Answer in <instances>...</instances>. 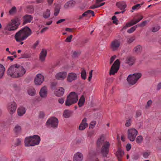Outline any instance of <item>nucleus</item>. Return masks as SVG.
Instances as JSON below:
<instances>
[{
  "instance_id": "c85d7f7f",
  "label": "nucleus",
  "mask_w": 161,
  "mask_h": 161,
  "mask_svg": "<svg viewBox=\"0 0 161 161\" xmlns=\"http://www.w3.org/2000/svg\"><path fill=\"white\" fill-rule=\"evenodd\" d=\"M104 137L103 135L98 139L97 142V145L98 147H100L101 145L104 143Z\"/></svg>"
},
{
  "instance_id": "bf43d9fd",
  "label": "nucleus",
  "mask_w": 161,
  "mask_h": 161,
  "mask_svg": "<svg viewBox=\"0 0 161 161\" xmlns=\"http://www.w3.org/2000/svg\"><path fill=\"white\" fill-rule=\"evenodd\" d=\"M96 121H92L90 124V126H93V127L92 128H93L96 125Z\"/></svg>"
},
{
  "instance_id": "774afa93",
  "label": "nucleus",
  "mask_w": 161,
  "mask_h": 161,
  "mask_svg": "<svg viewBox=\"0 0 161 161\" xmlns=\"http://www.w3.org/2000/svg\"><path fill=\"white\" fill-rule=\"evenodd\" d=\"M161 89V83H159L157 86V90H159Z\"/></svg>"
},
{
  "instance_id": "5fc2aeb1",
  "label": "nucleus",
  "mask_w": 161,
  "mask_h": 161,
  "mask_svg": "<svg viewBox=\"0 0 161 161\" xmlns=\"http://www.w3.org/2000/svg\"><path fill=\"white\" fill-rule=\"evenodd\" d=\"M152 101L151 100H149L147 103V105L146 106V108H147L152 104Z\"/></svg>"
},
{
  "instance_id": "4c0bfd02",
  "label": "nucleus",
  "mask_w": 161,
  "mask_h": 161,
  "mask_svg": "<svg viewBox=\"0 0 161 161\" xmlns=\"http://www.w3.org/2000/svg\"><path fill=\"white\" fill-rule=\"evenodd\" d=\"M160 27L159 25H157L152 28V31L155 32L158 31L160 29Z\"/></svg>"
},
{
  "instance_id": "f257e3e1",
  "label": "nucleus",
  "mask_w": 161,
  "mask_h": 161,
  "mask_svg": "<svg viewBox=\"0 0 161 161\" xmlns=\"http://www.w3.org/2000/svg\"><path fill=\"white\" fill-rule=\"evenodd\" d=\"M26 72V70L23 66L16 64L12 65L8 69V75L13 78H18L22 76Z\"/></svg>"
},
{
  "instance_id": "13d9d810",
  "label": "nucleus",
  "mask_w": 161,
  "mask_h": 161,
  "mask_svg": "<svg viewBox=\"0 0 161 161\" xmlns=\"http://www.w3.org/2000/svg\"><path fill=\"white\" fill-rule=\"evenodd\" d=\"M116 57V56L115 55H114L111 57V58H110V64L112 63L114 61L115 59V58Z\"/></svg>"
},
{
  "instance_id": "f704fd0d",
  "label": "nucleus",
  "mask_w": 161,
  "mask_h": 161,
  "mask_svg": "<svg viewBox=\"0 0 161 161\" xmlns=\"http://www.w3.org/2000/svg\"><path fill=\"white\" fill-rule=\"evenodd\" d=\"M60 7V6L58 5L54 8V15L55 16H57L59 13Z\"/></svg>"
},
{
  "instance_id": "4468645a",
  "label": "nucleus",
  "mask_w": 161,
  "mask_h": 161,
  "mask_svg": "<svg viewBox=\"0 0 161 161\" xmlns=\"http://www.w3.org/2000/svg\"><path fill=\"white\" fill-rule=\"evenodd\" d=\"M67 75V73L66 72H60L56 74L55 78L58 80H63L66 78Z\"/></svg>"
},
{
  "instance_id": "412c9836",
  "label": "nucleus",
  "mask_w": 161,
  "mask_h": 161,
  "mask_svg": "<svg viewBox=\"0 0 161 161\" xmlns=\"http://www.w3.org/2000/svg\"><path fill=\"white\" fill-rule=\"evenodd\" d=\"M83 159V155L81 153H76L74 157V161H82Z\"/></svg>"
},
{
  "instance_id": "f03ea898",
  "label": "nucleus",
  "mask_w": 161,
  "mask_h": 161,
  "mask_svg": "<svg viewBox=\"0 0 161 161\" xmlns=\"http://www.w3.org/2000/svg\"><path fill=\"white\" fill-rule=\"evenodd\" d=\"M32 31L27 26L24 27L17 32L15 35V38L17 42H20L26 39L31 35Z\"/></svg>"
},
{
  "instance_id": "37998d69",
  "label": "nucleus",
  "mask_w": 161,
  "mask_h": 161,
  "mask_svg": "<svg viewBox=\"0 0 161 161\" xmlns=\"http://www.w3.org/2000/svg\"><path fill=\"white\" fill-rule=\"evenodd\" d=\"M21 58H19V59H20L21 58H28L30 57V56L27 53H24V54H22L21 55Z\"/></svg>"
},
{
  "instance_id": "a878e982",
  "label": "nucleus",
  "mask_w": 161,
  "mask_h": 161,
  "mask_svg": "<svg viewBox=\"0 0 161 161\" xmlns=\"http://www.w3.org/2000/svg\"><path fill=\"white\" fill-rule=\"evenodd\" d=\"M14 133L16 134H18L21 131V127L19 125H17L15 126L14 129Z\"/></svg>"
},
{
  "instance_id": "cd10ccee",
  "label": "nucleus",
  "mask_w": 161,
  "mask_h": 161,
  "mask_svg": "<svg viewBox=\"0 0 161 161\" xmlns=\"http://www.w3.org/2000/svg\"><path fill=\"white\" fill-rule=\"evenodd\" d=\"M142 50V47L140 45H138L134 47L133 50L135 53L138 54L141 53Z\"/></svg>"
},
{
  "instance_id": "39448f33",
  "label": "nucleus",
  "mask_w": 161,
  "mask_h": 161,
  "mask_svg": "<svg viewBox=\"0 0 161 161\" xmlns=\"http://www.w3.org/2000/svg\"><path fill=\"white\" fill-rule=\"evenodd\" d=\"M142 75L141 73H139L130 75L127 78V80L130 85H133L141 77Z\"/></svg>"
},
{
  "instance_id": "de8ad7c7",
  "label": "nucleus",
  "mask_w": 161,
  "mask_h": 161,
  "mask_svg": "<svg viewBox=\"0 0 161 161\" xmlns=\"http://www.w3.org/2000/svg\"><path fill=\"white\" fill-rule=\"evenodd\" d=\"M112 19L113 20V22L114 24H115L116 25H117L118 24L117 22L118 21V20L116 18V17L114 15L112 17Z\"/></svg>"
},
{
  "instance_id": "0eeeda50",
  "label": "nucleus",
  "mask_w": 161,
  "mask_h": 161,
  "mask_svg": "<svg viewBox=\"0 0 161 161\" xmlns=\"http://www.w3.org/2000/svg\"><path fill=\"white\" fill-rule=\"evenodd\" d=\"M138 134V131L135 129H130L127 131L128 138L131 142L134 141Z\"/></svg>"
},
{
  "instance_id": "e433bc0d",
  "label": "nucleus",
  "mask_w": 161,
  "mask_h": 161,
  "mask_svg": "<svg viewBox=\"0 0 161 161\" xmlns=\"http://www.w3.org/2000/svg\"><path fill=\"white\" fill-rule=\"evenodd\" d=\"M28 93L29 95L31 96H34L36 94V91L34 89H30L28 91Z\"/></svg>"
},
{
  "instance_id": "473e14b6",
  "label": "nucleus",
  "mask_w": 161,
  "mask_h": 161,
  "mask_svg": "<svg viewBox=\"0 0 161 161\" xmlns=\"http://www.w3.org/2000/svg\"><path fill=\"white\" fill-rule=\"evenodd\" d=\"M81 76L83 80H85L86 78V72L84 68H81Z\"/></svg>"
},
{
  "instance_id": "79ce46f5",
  "label": "nucleus",
  "mask_w": 161,
  "mask_h": 161,
  "mask_svg": "<svg viewBox=\"0 0 161 161\" xmlns=\"http://www.w3.org/2000/svg\"><path fill=\"white\" fill-rule=\"evenodd\" d=\"M131 121H132L131 118H130L128 120H126L125 126L127 127L130 126L131 125Z\"/></svg>"
},
{
  "instance_id": "4d7b16f0",
  "label": "nucleus",
  "mask_w": 161,
  "mask_h": 161,
  "mask_svg": "<svg viewBox=\"0 0 161 161\" xmlns=\"http://www.w3.org/2000/svg\"><path fill=\"white\" fill-rule=\"evenodd\" d=\"M131 147V145L130 143H128L126 146V149L127 151H129Z\"/></svg>"
},
{
  "instance_id": "bb28decb",
  "label": "nucleus",
  "mask_w": 161,
  "mask_h": 161,
  "mask_svg": "<svg viewBox=\"0 0 161 161\" xmlns=\"http://www.w3.org/2000/svg\"><path fill=\"white\" fill-rule=\"evenodd\" d=\"M73 112L72 111L68 110H65L63 113V115L66 118L70 117L72 114Z\"/></svg>"
},
{
  "instance_id": "72a5a7b5",
  "label": "nucleus",
  "mask_w": 161,
  "mask_h": 161,
  "mask_svg": "<svg viewBox=\"0 0 161 161\" xmlns=\"http://www.w3.org/2000/svg\"><path fill=\"white\" fill-rule=\"evenodd\" d=\"M50 16V12L49 10L47 9L43 13V17L45 19H47Z\"/></svg>"
},
{
  "instance_id": "9d476101",
  "label": "nucleus",
  "mask_w": 161,
  "mask_h": 161,
  "mask_svg": "<svg viewBox=\"0 0 161 161\" xmlns=\"http://www.w3.org/2000/svg\"><path fill=\"white\" fill-rule=\"evenodd\" d=\"M109 143L108 142H106L105 144L102 146L101 153L103 157H107L109 152Z\"/></svg>"
},
{
  "instance_id": "8fccbe9b",
  "label": "nucleus",
  "mask_w": 161,
  "mask_h": 161,
  "mask_svg": "<svg viewBox=\"0 0 161 161\" xmlns=\"http://www.w3.org/2000/svg\"><path fill=\"white\" fill-rule=\"evenodd\" d=\"M73 37L72 35H70L69 37H67L65 39V41L68 42H70L71 41V39Z\"/></svg>"
},
{
  "instance_id": "1a4fd4ad",
  "label": "nucleus",
  "mask_w": 161,
  "mask_h": 161,
  "mask_svg": "<svg viewBox=\"0 0 161 161\" xmlns=\"http://www.w3.org/2000/svg\"><path fill=\"white\" fill-rule=\"evenodd\" d=\"M12 22L9 23L5 26V30L11 31L15 30L18 28L19 25L17 24V20H12Z\"/></svg>"
},
{
  "instance_id": "aec40b11",
  "label": "nucleus",
  "mask_w": 161,
  "mask_h": 161,
  "mask_svg": "<svg viewBox=\"0 0 161 161\" xmlns=\"http://www.w3.org/2000/svg\"><path fill=\"white\" fill-rule=\"evenodd\" d=\"M47 55V51L45 49H42L39 56V58L41 61L43 62L45 61Z\"/></svg>"
},
{
  "instance_id": "20e7f679",
  "label": "nucleus",
  "mask_w": 161,
  "mask_h": 161,
  "mask_svg": "<svg viewBox=\"0 0 161 161\" xmlns=\"http://www.w3.org/2000/svg\"><path fill=\"white\" fill-rule=\"evenodd\" d=\"M78 100V96L75 92H71L67 97L65 105L66 106H69L76 103Z\"/></svg>"
},
{
  "instance_id": "e2e57ef3",
  "label": "nucleus",
  "mask_w": 161,
  "mask_h": 161,
  "mask_svg": "<svg viewBox=\"0 0 161 161\" xmlns=\"http://www.w3.org/2000/svg\"><path fill=\"white\" fill-rule=\"evenodd\" d=\"M59 103L61 104H63L64 102V99L63 98H59L58 100Z\"/></svg>"
},
{
  "instance_id": "338daca9",
  "label": "nucleus",
  "mask_w": 161,
  "mask_h": 161,
  "mask_svg": "<svg viewBox=\"0 0 161 161\" xmlns=\"http://www.w3.org/2000/svg\"><path fill=\"white\" fill-rule=\"evenodd\" d=\"M48 29V27H45L43 28L41 31V33H43V32H45V31H46Z\"/></svg>"
},
{
  "instance_id": "49530a36",
  "label": "nucleus",
  "mask_w": 161,
  "mask_h": 161,
  "mask_svg": "<svg viewBox=\"0 0 161 161\" xmlns=\"http://www.w3.org/2000/svg\"><path fill=\"white\" fill-rule=\"evenodd\" d=\"M147 23V21L146 20H145L144 21H143L140 24H138L137 25L138 26L143 27L145 25H146Z\"/></svg>"
},
{
  "instance_id": "c03bdc74",
  "label": "nucleus",
  "mask_w": 161,
  "mask_h": 161,
  "mask_svg": "<svg viewBox=\"0 0 161 161\" xmlns=\"http://www.w3.org/2000/svg\"><path fill=\"white\" fill-rule=\"evenodd\" d=\"M80 52H77L76 51H75L73 52V54L72 55V56L73 58H76L80 54Z\"/></svg>"
},
{
  "instance_id": "603ef678",
  "label": "nucleus",
  "mask_w": 161,
  "mask_h": 161,
  "mask_svg": "<svg viewBox=\"0 0 161 161\" xmlns=\"http://www.w3.org/2000/svg\"><path fill=\"white\" fill-rule=\"evenodd\" d=\"M39 118L40 119L43 118L45 116V114L43 112H40L39 115Z\"/></svg>"
},
{
  "instance_id": "052dcab7",
  "label": "nucleus",
  "mask_w": 161,
  "mask_h": 161,
  "mask_svg": "<svg viewBox=\"0 0 161 161\" xmlns=\"http://www.w3.org/2000/svg\"><path fill=\"white\" fill-rule=\"evenodd\" d=\"M149 154H150L149 153L145 152L143 153V156L144 158H147L148 157V156L149 155Z\"/></svg>"
},
{
  "instance_id": "c9c22d12",
  "label": "nucleus",
  "mask_w": 161,
  "mask_h": 161,
  "mask_svg": "<svg viewBox=\"0 0 161 161\" xmlns=\"http://www.w3.org/2000/svg\"><path fill=\"white\" fill-rule=\"evenodd\" d=\"M143 140V138L142 136H138L136 139V141L137 143L140 144L142 143Z\"/></svg>"
},
{
  "instance_id": "5701e85b",
  "label": "nucleus",
  "mask_w": 161,
  "mask_h": 161,
  "mask_svg": "<svg viewBox=\"0 0 161 161\" xmlns=\"http://www.w3.org/2000/svg\"><path fill=\"white\" fill-rule=\"evenodd\" d=\"M64 89L62 87H60L55 92V95L58 97L62 96L64 93Z\"/></svg>"
},
{
  "instance_id": "dca6fc26",
  "label": "nucleus",
  "mask_w": 161,
  "mask_h": 161,
  "mask_svg": "<svg viewBox=\"0 0 161 161\" xmlns=\"http://www.w3.org/2000/svg\"><path fill=\"white\" fill-rule=\"evenodd\" d=\"M87 119L86 118H84L80 125L79 129L81 130H84L88 126V124L86 123Z\"/></svg>"
},
{
  "instance_id": "09e8293b",
  "label": "nucleus",
  "mask_w": 161,
  "mask_h": 161,
  "mask_svg": "<svg viewBox=\"0 0 161 161\" xmlns=\"http://www.w3.org/2000/svg\"><path fill=\"white\" fill-rule=\"evenodd\" d=\"M57 83L56 82H53L51 84V88L52 89H54L55 88V87Z\"/></svg>"
},
{
  "instance_id": "c756f323",
  "label": "nucleus",
  "mask_w": 161,
  "mask_h": 161,
  "mask_svg": "<svg viewBox=\"0 0 161 161\" xmlns=\"http://www.w3.org/2000/svg\"><path fill=\"white\" fill-rule=\"evenodd\" d=\"M85 102V98L83 95H82L78 102V105L79 107L83 106Z\"/></svg>"
},
{
  "instance_id": "4be33fe9",
  "label": "nucleus",
  "mask_w": 161,
  "mask_h": 161,
  "mask_svg": "<svg viewBox=\"0 0 161 161\" xmlns=\"http://www.w3.org/2000/svg\"><path fill=\"white\" fill-rule=\"evenodd\" d=\"M124 154V152L120 148H118L116 153V155L119 161H121V158Z\"/></svg>"
},
{
  "instance_id": "393cba45",
  "label": "nucleus",
  "mask_w": 161,
  "mask_h": 161,
  "mask_svg": "<svg viewBox=\"0 0 161 161\" xmlns=\"http://www.w3.org/2000/svg\"><path fill=\"white\" fill-rule=\"evenodd\" d=\"M135 60L134 57H130L127 58L126 63L128 64L129 65H132L134 64Z\"/></svg>"
},
{
  "instance_id": "6ab92c4d",
  "label": "nucleus",
  "mask_w": 161,
  "mask_h": 161,
  "mask_svg": "<svg viewBox=\"0 0 161 161\" xmlns=\"http://www.w3.org/2000/svg\"><path fill=\"white\" fill-rule=\"evenodd\" d=\"M75 2L73 0L69 1L65 4L64 8L66 9L72 8L75 6Z\"/></svg>"
},
{
  "instance_id": "3c124183",
  "label": "nucleus",
  "mask_w": 161,
  "mask_h": 161,
  "mask_svg": "<svg viewBox=\"0 0 161 161\" xmlns=\"http://www.w3.org/2000/svg\"><path fill=\"white\" fill-rule=\"evenodd\" d=\"M142 115V112L140 110H137L136 112V118H138Z\"/></svg>"
},
{
  "instance_id": "f8f14e48",
  "label": "nucleus",
  "mask_w": 161,
  "mask_h": 161,
  "mask_svg": "<svg viewBox=\"0 0 161 161\" xmlns=\"http://www.w3.org/2000/svg\"><path fill=\"white\" fill-rule=\"evenodd\" d=\"M120 45V41L118 40L115 39L111 42L110 47L113 51H115L118 49Z\"/></svg>"
},
{
  "instance_id": "864d4df0",
  "label": "nucleus",
  "mask_w": 161,
  "mask_h": 161,
  "mask_svg": "<svg viewBox=\"0 0 161 161\" xmlns=\"http://www.w3.org/2000/svg\"><path fill=\"white\" fill-rule=\"evenodd\" d=\"M135 40V38L133 37H131L130 38H128L127 39V42L130 44L133 42Z\"/></svg>"
},
{
  "instance_id": "0e129e2a",
  "label": "nucleus",
  "mask_w": 161,
  "mask_h": 161,
  "mask_svg": "<svg viewBox=\"0 0 161 161\" xmlns=\"http://www.w3.org/2000/svg\"><path fill=\"white\" fill-rule=\"evenodd\" d=\"M65 20V19H60L56 23L57 24H58L64 21Z\"/></svg>"
},
{
  "instance_id": "7c9ffc66",
  "label": "nucleus",
  "mask_w": 161,
  "mask_h": 161,
  "mask_svg": "<svg viewBox=\"0 0 161 161\" xmlns=\"http://www.w3.org/2000/svg\"><path fill=\"white\" fill-rule=\"evenodd\" d=\"M5 68L4 67L0 64V79L2 78L4 74Z\"/></svg>"
},
{
  "instance_id": "ddd939ff",
  "label": "nucleus",
  "mask_w": 161,
  "mask_h": 161,
  "mask_svg": "<svg viewBox=\"0 0 161 161\" xmlns=\"http://www.w3.org/2000/svg\"><path fill=\"white\" fill-rule=\"evenodd\" d=\"M17 107L16 104L14 102H11L8 104V108L10 114L12 115L15 112Z\"/></svg>"
},
{
  "instance_id": "2f4dec72",
  "label": "nucleus",
  "mask_w": 161,
  "mask_h": 161,
  "mask_svg": "<svg viewBox=\"0 0 161 161\" xmlns=\"http://www.w3.org/2000/svg\"><path fill=\"white\" fill-rule=\"evenodd\" d=\"M116 6L121 10L124 9L127 6L126 4H123L121 3L120 2L117 3Z\"/></svg>"
},
{
  "instance_id": "2eb2a0df",
  "label": "nucleus",
  "mask_w": 161,
  "mask_h": 161,
  "mask_svg": "<svg viewBox=\"0 0 161 161\" xmlns=\"http://www.w3.org/2000/svg\"><path fill=\"white\" fill-rule=\"evenodd\" d=\"M77 74L74 73H70L68 74L67 80L69 82H71L73 81L76 80L77 79Z\"/></svg>"
},
{
  "instance_id": "a211bd4d",
  "label": "nucleus",
  "mask_w": 161,
  "mask_h": 161,
  "mask_svg": "<svg viewBox=\"0 0 161 161\" xmlns=\"http://www.w3.org/2000/svg\"><path fill=\"white\" fill-rule=\"evenodd\" d=\"M24 22L23 25L28 23H30L33 19V17L30 15L26 14L23 16Z\"/></svg>"
},
{
  "instance_id": "f3484780",
  "label": "nucleus",
  "mask_w": 161,
  "mask_h": 161,
  "mask_svg": "<svg viewBox=\"0 0 161 161\" xmlns=\"http://www.w3.org/2000/svg\"><path fill=\"white\" fill-rule=\"evenodd\" d=\"M39 94L41 97L42 98H46L47 97V91L46 86H44L41 88Z\"/></svg>"
},
{
  "instance_id": "6e6d98bb",
  "label": "nucleus",
  "mask_w": 161,
  "mask_h": 161,
  "mask_svg": "<svg viewBox=\"0 0 161 161\" xmlns=\"http://www.w3.org/2000/svg\"><path fill=\"white\" fill-rule=\"evenodd\" d=\"M39 41L38 40L36 42L34 43L32 47V48H33V49H35L36 48V46L39 44Z\"/></svg>"
},
{
  "instance_id": "9b49d317",
  "label": "nucleus",
  "mask_w": 161,
  "mask_h": 161,
  "mask_svg": "<svg viewBox=\"0 0 161 161\" xmlns=\"http://www.w3.org/2000/svg\"><path fill=\"white\" fill-rule=\"evenodd\" d=\"M44 80V76L41 74H38L35 78L34 82L36 85H40L42 83Z\"/></svg>"
},
{
  "instance_id": "680f3d73",
  "label": "nucleus",
  "mask_w": 161,
  "mask_h": 161,
  "mask_svg": "<svg viewBox=\"0 0 161 161\" xmlns=\"http://www.w3.org/2000/svg\"><path fill=\"white\" fill-rule=\"evenodd\" d=\"M21 142V140L19 139H17V142L15 143V145L16 146H18L20 144Z\"/></svg>"
},
{
  "instance_id": "ea45409f",
  "label": "nucleus",
  "mask_w": 161,
  "mask_h": 161,
  "mask_svg": "<svg viewBox=\"0 0 161 161\" xmlns=\"http://www.w3.org/2000/svg\"><path fill=\"white\" fill-rule=\"evenodd\" d=\"M143 3H142L141 4H137L133 6L132 8V9L133 10L138 9L140 8L141 6L143 4Z\"/></svg>"
},
{
  "instance_id": "a19ab883",
  "label": "nucleus",
  "mask_w": 161,
  "mask_h": 161,
  "mask_svg": "<svg viewBox=\"0 0 161 161\" xmlns=\"http://www.w3.org/2000/svg\"><path fill=\"white\" fill-rule=\"evenodd\" d=\"M133 21H131L130 22L127 23L126 25L123 27V29H125L127 27H129L134 25V24H133V23H131Z\"/></svg>"
},
{
  "instance_id": "a18cd8bd",
  "label": "nucleus",
  "mask_w": 161,
  "mask_h": 161,
  "mask_svg": "<svg viewBox=\"0 0 161 161\" xmlns=\"http://www.w3.org/2000/svg\"><path fill=\"white\" fill-rule=\"evenodd\" d=\"M16 10V8L15 7H13L9 11V13L10 14H11L15 12Z\"/></svg>"
},
{
  "instance_id": "b1692460",
  "label": "nucleus",
  "mask_w": 161,
  "mask_h": 161,
  "mask_svg": "<svg viewBox=\"0 0 161 161\" xmlns=\"http://www.w3.org/2000/svg\"><path fill=\"white\" fill-rule=\"evenodd\" d=\"M25 108L23 107H19L17 110L18 114L20 116H23L25 113Z\"/></svg>"
},
{
  "instance_id": "69168bd1",
  "label": "nucleus",
  "mask_w": 161,
  "mask_h": 161,
  "mask_svg": "<svg viewBox=\"0 0 161 161\" xmlns=\"http://www.w3.org/2000/svg\"><path fill=\"white\" fill-rule=\"evenodd\" d=\"M73 29L67 28L65 29V31L69 32H72V30Z\"/></svg>"
},
{
  "instance_id": "423d86ee",
  "label": "nucleus",
  "mask_w": 161,
  "mask_h": 161,
  "mask_svg": "<svg viewBox=\"0 0 161 161\" xmlns=\"http://www.w3.org/2000/svg\"><path fill=\"white\" fill-rule=\"evenodd\" d=\"M58 123V120L57 118L54 117H52L47 120L46 125L47 126H50L53 128L57 127Z\"/></svg>"
},
{
  "instance_id": "58836bf2",
  "label": "nucleus",
  "mask_w": 161,
  "mask_h": 161,
  "mask_svg": "<svg viewBox=\"0 0 161 161\" xmlns=\"http://www.w3.org/2000/svg\"><path fill=\"white\" fill-rule=\"evenodd\" d=\"M137 25H136L131 27L130 29L127 30V32L129 33H132L136 30V28L137 27Z\"/></svg>"
},
{
  "instance_id": "6e6552de",
  "label": "nucleus",
  "mask_w": 161,
  "mask_h": 161,
  "mask_svg": "<svg viewBox=\"0 0 161 161\" xmlns=\"http://www.w3.org/2000/svg\"><path fill=\"white\" fill-rule=\"evenodd\" d=\"M120 62L119 59L116 60L112 65L110 70L109 75H114L118 71L120 65Z\"/></svg>"
},
{
  "instance_id": "7ed1b4c3",
  "label": "nucleus",
  "mask_w": 161,
  "mask_h": 161,
  "mask_svg": "<svg viewBox=\"0 0 161 161\" xmlns=\"http://www.w3.org/2000/svg\"><path fill=\"white\" fill-rule=\"evenodd\" d=\"M41 139L37 135H34L32 136L26 137L25 140V147L34 146L39 144Z\"/></svg>"
}]
</instances>
